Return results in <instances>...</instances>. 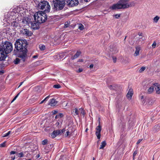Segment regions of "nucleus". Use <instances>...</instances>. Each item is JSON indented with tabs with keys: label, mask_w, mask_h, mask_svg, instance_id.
Here are the masks:
<instances>
[{
	"label": "nucleus",
	"mask_w": 160,
	"mask_h": 160,
	"mask_svg": "<svg viewBox=\"0 0 160 160\" xmlns=\"http://www.w3.org/2000/svg\"><path fill=\"white\" fill-rule=\"evenodd\" d=\"M65 131V129H63L62 130H60V132L61 133H62L63 132H64Z\"/></svg>",
	"instance_id": "47"
},
{
	"label": "nucleus",
	"mask_w": 160,
	"mask_h": 160,
	"mask_svg": "<svg viewBox=\"0 0 160 160\" xmlns=\"http://www.w3.org/2000/svg\"><path fill=\"white\" fill-rule=\"evenodd\" d=\"M83 71V69L82 68H79L78 71H77V72H82Z\"/></svg>",
	"instance_id": "41"
},
{
	"label": "nucleus",
	"mask_w": 160,
	"mask_h": 160,
	"mask_svg": "<svg viewBox=\"0 0 160 160\" xmlns=\"http://www.w3.org/2000/svg\"><path fill=\"white\" fill-rule=\"evenodd\" d=\"M6 142H4L0 144V147L1 148L4 147L5 146Z\"/></svg>",
	"instance_id": "37"
},
{
	"label": "nucleus",
	"mask_w": 160,
	"mask_h": 160,
	"mask_svg": "<svg viewBox=\"0 0 160 160\" xmlns=\"http://www.w3.org/2000/svg\"><path fill=\"white\" fill-rule=\"evenodd\" d=\"M36 57H37V56H36L34 55L33 56V58H36Z\"/></svg>",
	"instance_id": "61"
},
{
	"label": "nucleus",
	"mask_w": 160,
	"mask_h": 160,
	"mask_svg": "<svg viewBox=\"0 0 160 160\" xmlns=\"http://www.w3.org/2000/svg\"><path fill=\"white\" fill-rule=\"evenodd\" d=\"M17 51H16L15 50L14 51V53L15 55L17 54Z\"/></svg>",
	"instance_id": "53"
},
{
	"label": "nucleus",
	"mask_w": 160,
	"mask_h": 160,
	"mask_svg": "<svg viewBox=\"0 0 160 160\" xmlns=\"http://www.w3.org/2000/svg\"><path fill=\"white\" fill-rule=\"evenodd\" d=\"M84 1L85 2H88L89 1H90V0H84Z\"/></svg>",
	"instance_id": "60"
},
{
	"label": "nucleus",
	"mask_w": 160,
	"mask_h": 160,
	"mask_svg": "<svg viewBox=\"0 0 160 160\" xmlns=\"http://www.w3.org/2000/svg\"><path fill=\"white\" fill-rule=\"evenodd\" d=\"M30 23L31 25V27L33 29L36 30L38 29V22H36L35 21V22H32L31 21Z\"/></svg>",
	"instance_id": "13"
},
{
	"label": "nucleus",
	"mask_w": 160,
	"mask_h": 160,
	"mask_svg": "<svg viewBox=\"0 0 160 160\" xmlns=\"http://www.w3.org/2000/svg\"><path fill=\"white\" fill-rule=\"evenodd\" d=\"M7 56V54L0 49V61L5 60Z\"/></svg>",
	"instance_id": "12"
},
{
	"label": "nucleus",
	"mask_w": 160,
	"mask_h": 160,
	"mask_svg": "<svg viewBox=\"0 0 160 160\" xmlns=\"http://www.w3.org/2000/svg\"><path fill=\"white\" fill-rule=\"evenodd\" d=\"M79 112L83 115H84L85 114V112L84 110L82 108H80L79 109Z\"/></svg>",
	"instance_id": "29"
},
{
	"label": "nucleus",
	"mask_w": 160,
	"mask_h": 160,
	"mask_svg": "<svg viewBox=\"0 0 160 160\" xmlns=\"http://www.w3.org/2000/svg\"><path fill=\"white\" fill-rule=\"evenodd\" d=\"M20 32L24 35L27 36H31L32 34L31 31L24 28L21 29L20 30Z\"/></svg>",
	"instance_id": "11"
},
{
	"label": "nucleus",
	"mask_w": 160,
	"mask_h": 160,
	"mask_svg": "<svg viewBox=\"0 0 160 160\" xmlns=\"http://www.w3.org/2000/svg\"><path fill=\"white\" fill-rule=\"evenodd\" d=\"M48 142V140L47 139H45L42 141V144L43 145H45L47 144Z\"/></svg>",
	"instance_id": "34"
},
{
	"label": "nucleus",
	"mask_w": 160,
	"mask_h": 160,
	"mask_svg": "<svg viewBox=\"0 0 160 160\" xmlns=\"http://www.w3.org/2000/svg\"><path fill=\"white\" fill-rule=\"evenodd\" d=\"M67 3L68 6L73 7L77 6L79 2L78 0H67Z\"/></svg>",
	"instance_id": "10"
},
{
	"label": "nucleus",
	"mask_w": 160,
	"mask_h": 160,
	"mask_svg": "<svg viewBox=\"0 0 160 160\" xmlns=\"http://www.w3.org/2000/svg\"><path fill=\"white\" fill-rule=\"evenodd\" d=\"M37 9L38 10H43L46 12H49L50 6L49 3L46 1H41L37 5Z\"/></svg>",
	"instance_id": "4"
},
{
	"label": "nucleus",
	"mask_w": 160,
	"mask_h": 160,
	"mask_svg": "<svg viewBox=\"0 0 160 160\" xmlns=\"http://www.w3.org/2000/svg\"><path fill=\"white\" fill-rule=\"evenodd\" d=\"M26 152H21L20 153H18V157L19 158H22L24 156V154L26 153Z\"/></svg>",
	"instance_id": "22"
},
{
	"label": "nucleus",
	"mask_w": 160,
	"mask_h": 160,
	"mask_svg": "<svg viewBox=\"0 0 160 160\" xmlns=\"http://www.w3.org/2000/svg\"><path fill=\"white\" fill-rule=\"evenodd\" d=\"M0 49L7 55L12 51V44L9 42L6 41L2 44V46L0 48Z\"/></svg>",
	"instance_id": "7"
},
{
	"label": "nucleus",
	"mask_w": 160,
	"mask_h": 160,
	"mask_svg": "<svg viewBox=\"0 0 160 160\" xmlns=\"http://www.w3.org/2000/svg\"><path fill=\"white\" fill-rule=\"evenodd\" d=\"M21 23L22 25L23 26H25L28 24L30 23L31 19L27 17H25L22 19H21Z\"/></svg>",
	"instance_id": "9"
},
{
	"label": "nucleus",
	"mask_w": 160,
	"mask_h": 160,
	"mask_svg": "<svg viewBox=\"0 0 160 160\" xmlns=\"http://www.w3.org/2000/svg\"><path fill=\"white\" fill-rule=\"evenodd\" d=\"M157 43L155 41H154L153 44H152V47L153 48H154L156 45Z\"/></svg>",
	"instance_id": "38"
},
{
	"label": "nucleus",
	"mask_w": 160,
	"mask_h": 160,
	"mask_svg": "<svg viewBox=\"0 0 160 160\" xmlns=\"http://www.w3.org/2000/svg\"><path fill=\"white\" fill-rule=\"evenodd\" d=\"M81 54V52L79 51H78L72 57H71L72 60H74L78 58Z\"/></svg>",
	"instance_id": "17"
},
{
	"label": "nucleus",
	"mask_w": 160,
	"mask_h": 160,
	"mask_svg": "<svg viewBox=\"0 0 160 160\" xmlns=\"http://www.w3.org/2000/svg\"><path fill=\"white\" fill-rule=\"evenodd\" d=\"M33 16L35 21L39 23L44 22L47 19V15L44 12H37L34 14Z\"/></svg>",
	"instance_id": "3"
},
{
	"label": "nucleus",
	"mask_w": 160,
	"mask_h": 160,
	"mask_svg": "<svg viewBox=\"0 0 160 160\" xmlns=\"http://www.w3.org/2000/svg\"><path fill=\"white\" fill-rule=\"evenodd\" d=\"M93 64H91L89 66V68H91L93 67Z\"/></svg>",
	"instance_id": "51"
},
{
	"label": "nucleus",
	"mask_w": 160,
	"mask_h": 160,
	"mask_svg": "<svg viewBox=\"0 0 160 160\" xmlns=\"http://www.w3.org/2000/svg\"><path fill=\"white\" fill-rule=\"evenodd\" d=\"M52 2L54 11L62 9L65 5V1L64 0H53Z\"/></svg>",
	"instance_id": "6"
},
{
	"label": "nucleus",
	"mask_w": 160,
	"mask_h": 160,
	"mask_svg": "<svg viewBox=\"0 0 160 160\" xmlns=\"http://www.w3.org/2000/svg\"><path fill=\"white\" fill-rule=\"evenodd\" d=\"M159 19V17L158 16H156L153 19V21L154 22H155L156 23H157L158 21V20Z\"/></svg>",
	"instance_id": "27"
},
{
	"label": "nucleus",
	"mask_w": 160,
	"mask_h": 160,
	"mask_svg": "<svg viewBox=\"0 0 160 160\" xmlns=\"http://www.w3.org/2000/svg\"><path fill=\"white\" fill-rule=\"evenodd\" d=\"M11 132V131H9L7 133H6L4 134L3 135V137H5L8 136L9 135Z\"/></svg>",
	"instance_id": "28"
},
{
	"label": "nucleus",
	"mask_w": 160,
	"mask_h": 160,
	"mask_svg": "<svg viewBox=\"0 0 160 160\" xmlns=\"http://www.w3.org/2000/svg\"><path fill=\"white\" fill-rule=\"evenodd\" d=\"M39 48L42 51L46 49L45 46L44 45L41 44L39 45Z\"/></svg>",
	"instance_id": "23"
},
{
	"label": "nucleus",
	"mask_w": 160,
	"mask_h": 160,
	"mask_svg": "<svg viewBox=\"0 0 160 160\" xmlns=\"http://www.w3.org/2000/svg\"><path fill=\"white\" fill-rule=\"evenodd\" d=\"M115 17L116 18H118L120 17V15L119 14H116L115 15Z\"/></svg>",
	"instance_id": "40"
},
{
	"label": "nucleus",
	"mask_w": 160,
	"mask_h": 160,
	"mask_svg": "<svg viewBox=\"0 0 160 160\" xmlns=\"http://www.w3.org/2000/svg\"><path fill=\"white\" fill-rule=\"evenodd\" d=\"M40 157V155L39 154H38V155H37L36 156V158H39V157Z\"/></svg>",
	"instance_id": "52"
},
{
	"label": "nucleus",
	"mask_w": 160,
	"mask_h": 160,
	"mask_svg": "<svg viewBox=\"0 0 160 160\" xmlns=\"http://www.w3.org/2000/svg\"><path fill=\"white\" fill-rule=\"evenodd\" d=\"M44 101H45L44 100H43L40 103V104H41Z\"/></svg>",
	"instance_id": "56"
},
{
	"label": "nucleus",
	"mask_w": 160,
	"mask_h": 160,
	"mask_svg": "<svg viewBox=\"0 0 160 160\" xmlns=\"http://www.w3.org/2000/svg\"><path fill=\"white\" fill-rule=\"evenodd\" d=\"M16 153V152L15 151H12L10 152V154H14Z\"/></svg>",
	"instance_id": "43"
},
{
	"label": "nucleus",
	"mask_w": 160,
	"mask_h": 160,
	"mask_svg": "<svg viewBox=\"0 0 160 160\" xmlns=\"http://www.w3.org/2000/svg\"><path fill=\"white\" fill-rule=\"evenodd\" d=\"M56 125L57 126H58V125H59V122H57V123H56Z\"/></svg>",
	"instance_id": "58"
},
{
	"label": "nucleus",
	"mask_w": 160,
	"mask_h": 160,
	"mask_svg": "<svg viewBox=\"0 0 160 160\" xmlns=\"http://www.w3.org/2000/svg\"><path fill=\"white\" fill-rule=\"evenodd\" d=\"M72 133L71 132H69V130L67 131L66 132V133L65 135V137H67L69 135L72 134Z\"/></svg>",
	"instance_id": "30"
},
{
	"label": "nucleus",
	"mask_w": 160,
	"mask_h": 160,
	"mask_svg": "<svg viewBox=\"0 0 160 160\" xmlns=\"http://www.w3.org/2000/svg\"><path fill=\"white\" fill-rule=\"evenodd\" d=\"M58 112V111H52V113L53 114H56Z\"/></svg>",
	"instance_id": "50"
},
{
	"label": "nucleus",
	"mask_w": 160,
	"mask_h": 160,
	"mask_svg": "<svg viewBox=\"0 0 160 160\" xmlns=\"http://www.w3.org/2000/svg\"><path fill=\"white\" fill-rule=\"evenodd\" d=\"M23 82H21L20 83V85L19 86L18 88H19L22 84V83H23Z\"/></svg>",
	"instance_id": "54"
},
{
	"label": "nucleus",
	"mask_w": 160,
	"mask_h": 160,
	"mask_svg": "<svg viewBox=\"0 0 160 160\" xmlns=\"http://www.w3.org/2000/svg\"><path fill=\"white\" fill-rule=\"evenodd\" d=\"M69 23L68 22H65L64 24V28H68L69 26Z\"/></svg>",
	"instance_id": "35"
},
{
	"label": "nucleus",
	"mask_w": 160,
	"mask_h": 160,
	"mask_svg": "<svg viewBox=\"0 0 160 160\" xmlns=\"http://www.w3.org/2000/svg\"><path fill=\"white\" fill-rule=\"evenodd\" d=\"M137 152L135 151L133 153V158L136 155V154H137Z\"/></svg>",
	"instance_id": "45"
},
{
	"label": "nucleus",
	"mask_w": 160,
	"mask_h": 160,
	"mask_svg": "<svg viewBox=\"0 0 160 160\" xmlns=\"http://www.w3.org/2000/svg\"><path fill=\"white\" fill-rule=\"evenodd\" d=\"M27 41L25 39H18L15 43L16 49L17 51L19 52L18 54V57L21 58V60L23 62H24L27 58Z\"/></svg>",
	"instance_id": "1"
},
{
	"label": "nucleus",
	"mask_w": 160,
	"mask_h": 160,
	"mask_svg": "<svg viewBox=\"0 0 160 160\" xmlns=\"http://www.w3.org/2000/svg\"><path fill=\"white\" fill-rule=\"evenodd\" d=\"M129 0H120L116 4H113L111 7L112 10L124 9L134 6L133 2H129Z\"/></svg>",
	"instance_id": "2"
},
{
	"label": "nucleus",
	"mask_w": 160,
	"mask_h": 160,
	"mask_svg": "<svg viewBox=\"0 0 160 160\" xmlns=\"http://www.w3.org/2000/svg\"><path fill=\"white\" fill-rule=\"evenodd\" d=\"M133 93L132 92V90L131 89H129L127 95V98L129 99H131L133 95Z\"/></svg>",
	"instance_id": "16"
},
{
	"label": "nucleus",
	"mask_w": 160,
	"mask_h": 160,
	"mask_svg": "<svg viewBox=\"0 0 160 160\" xmlns=\"http://www.w3.org/2000/svg\"><path fill=\"white\" fill-rule=\"evenodd\" d=\"M63 115L62 113H59L55 117V119H57L58 118H61L62 117Z\"/></svg>",
	"instance_id": "25"
},
{
	"label": "nucleus",
	"mask_w": 160,
	"mask_h": 160,
	"mask_svg": "<svg viewBox=\"0 0 160 160\" xmlns=\"http://www.w3.org/2000/svg\"><path fill=\"white\" fill-rule=\"evenodd\" d=\"M83 61V60L82 59H79V61L80 62H82Z\"/></svg>",
	"instance_id": "62"
},
{
	"label": "nucleus",
	"mask_w": 160,
	"mask_h": 160,
	"mask_svg": "<svg viewBox=\"0 0 160 160\" xmlns=\"http://www.w3.org/2000/svg\"><path fill=\"white\" fill-rule=\"evenodd\" d=\"M78 29L81 30H82L84 29V26L82 24H79L78 25Z\"/></svg>",
	"instance_id": "26"
},
{
	"label": "nucleus",
	"mask_w": 160,
	"mask_h": 160,
	"mask_svg": "<svg viewBox=\"0 0 160 160\" xmlns=\"http://www.w3.org/2000/svg\"><path fill=\"white\" fill-rule=\"evenodd\" d=\"M113 62L114 63H115L116 62L117 58H113Z\"/></svg>",
	"instance_id": "46"
},
{
	"label": "nucleus",
	"mask_w": 160,
	"mask_h": 160,
	"mask_svg": "<svg viewBox=\"0 0 160 160\" xmlns=\"http://www.w3.org/2000/svg\"><path fill=\"white\" fill-rule=\"evenodd\" d=\"M110 51L112 52V53H115L118 52V50L117 48L115 47L112 49H111Z\"/></svg>",
	"instance_id": "21"
},
{
	"label": "nucleus",
	"mask_w": 160,
	"mask_h": 160,
	"mask_svg": "<svg viewBox=\"0 0 160 160\" xmlns=\"http://www.w3.org/2000/svg\"><path fill=\"white\" fill-rule=\"evenodd\" d=\"M55 131H56V132H57V133H56L57 135H58L60 134L61 133V132H60V130H55Z\"/></svg>",
	"instance_id": "39"
},
{
	"label": "nucleus",
	"mask_w": 160,
	"mask_h": 160,
	"mask_svg": "<svg viewBox=\"0 0 160 160\" xmlns=\"http://www.w3.org/2000/svg\"><path fill=\"white\" fill-rule=\"evenodd\" d=\"M140 48L139 47H137L136 48V50L134 53V56H137L139 55Z\"/></svg>",
	"instance_id": "18"
},
{
	"label": "nucleus",
	"mask_w": 160,
	"mask_h": 160,
	"mask_svg": "<svg viewBox=\"0 0 160 160\" xmlns=\"http://www.w3.org/2000/svg\"><path fill=\"white\" fill-rule=\"evenodd\" d=\"M14 14L13 12H10L8 13L7 15V21L8 22L11 24V25L15 28L18 26L19 24V19L15 18L12 16Z\"/></svg>",
	"instance_id": "5"
},
{
	"label": "nucleus",
	"mask_w": 160,
	"mask_h": 160,
	"mask_svg": "<svg viewBox=\"0 0 160 160\" xmlns=\"http://www.w3.org/2000/svg\"><path fill=\"white\" fill-rule=\"evenodd\" d=\"M154 91V87L153 86L150 87L148 90V93H152Z\"/></svg>",
	"instance_id": "20"
},
{
	"label": "nucleus",
	"mask_w": 160,
	"mask_h": 160,
	"mask_svg": "<svg viewBox=\"0 0 160 160\" xmlns=\"http://www.w3.org/2000/svg\"><path fill=\"white\" fill-rule=\"evenodd\" d=\"M143 96H141V99H143Z\"/></svg>",
	"instance_id": "63"
},
{
	"label": "nucleus",
	"mask_w": 160,
	"mask_h": 160,
	"mask_svg": "<svg viewBox=\"0 0 160 160\" xmlns=\"http://www.w3.org/2000/svg\"><path fill=\"white\" fill-rule=\"evenodd\" d=\"M49 96H48L44 100L45 101H47L49 98Z\"/></svg>",
	"instance_id": "48"
},
{
	"label": "nucleus",
	"mask_w": 160,
	"mask_h": 160,
	"mask_svg": "<svg viewBox=\"0 0 160 160\" xmlns=\"http://www.w3.org/2000/svg\"><path fill=\"white\" fill-rule=\"evenodd\" d=\"M58 102L56 101L54 99H52L50 100L49 104L51 106H54L57 105Z\"/></svg>",
	"instance_id": "15"
},
{
	"label": "nucleus",
	"mask_w": 160,
	"mask_h": 160,
	"mask_svg": "<svg viewBox=\"0 0 160 160\" xmlns=\"http://www.w3.org/2000/svg\"><path fill=\"white\" fill-rule=\"evenodd\" d=\"M4 71L3 70H0V75H2L4 73Z\"/></svg>",
	"instance_id": "44"
},
{
	"label": "nucleus",
	"mask_w": 160,
	"mask_h": 160,
	"mask_svg": "<svg viewBox=\"0 0 160 160\" xmlns=\"http://www.w3.org/2000/svg\"><path fill=\"white\" fill-rule=\"evenodd\" d=\"M146 69V67H142L139 70L140 72H142L145 70Z\"/></svg>",
	"instance_id": "32"
},
{
	"label": "nucleus",
	"mask_w": 160,
	"mask_h": 160,
	"mask_svg": "<svg viewBox=\"0 0 160 160\" xmlns=\"http://www.w3.org/2000/svg\"><path fill=\"white\" fill-rule=\"evenodd\" d=\"M57 132L56 131L54 130L51 133V136L52 138H54L58 136V135L56 134Z\"/></svg>",
	"instance_id": "24"
},
{
	"label": "nucleus",
	"mask_w": 160,
	"mask_h": 160,
	"mask_svg": "<svg viewBox=\"0 0 160 160\" xmlns=\"http://www.w3.org/2000/svg\"><path fill=\"white\" fill-rule=\"evenodd\" d=\"M17 98V97L15 96L14 98L13 99V100H12V102H13L14 101H15L16 99V98Z\"/></svg>",
	"instance_id": "49"
},
{
	"label": "nucleus",
	"mask_w": 160,
	"mask_h": 160,
	"mask_svg": "<svg viewBox=\"0 0 160 160\" xmlns=\"http://www.w3.org/2000/svg\"><path fill=\"white\" fill-rule=\"evenodd\" d=\"M53 87L54 88H59L61 87V86L59 84H58L54 85L53 86Z\"/></svg>",
	"instance_id": "33"
},
{
	"label": "nucleus",
	"mask_w": 160,
	"mask_h": 160,
	"mask_svg": "<svg viewBox=\"0 0 160 160\" xmlns=\"http://www.w3.org/2000/svg\"><path fill=\"white\" fill-rule=\"evenodd\" d=\"M15 156H14V157H11V159H12L13 160H14L15 159Z\"/></svg>",
	"instance_id": "57"
},
{
	"label": "nucleus",
	"mask_w": 160,
	"mask_h": 160,
	"mask_svg": "<svg viewBox=\"0 0 160 160\" xmlns=\"http://www.w3.org/2000/svg\"><path fill=\"white\" fill-rule=\"evenodd\" d=\"M106 141H104L101 142L100 147L99 148V149H103L104 147L106 146Z\"/></svg>",
	"instance_id": "19"
},
{
	"label": "nucleus",
	"mask_w": 160,
	"mask_h": 160,
	"mask_svg": "<svg viewBox=\"0 0 160 160\" xmlns=\"http://www.w3.org/2000/svg\"><path fill=\"white\" fill-rule=\"evenodd\" d=\"M79 112V109L78 110L77 108H75V115H78Z\"/></svg>",
	"instance_id": "36"
},
{
	"label": "nucleus",
	"mask_w": 160,
	"mask_h": 160,
	"mask_svg": "<svg viewBox=\"0 0 160 160\" xmlns=\"http://www.w3.org/2000/svg\"><path fill=\"white\" fill-rule=\"evenodd\" d=\"M100 118L98 119V125L97 126L96 128V131L95 135L97 137L98 139H100L101 138V132L102 130V127L100 125Z\"/></svg>",
	"instance_id": "8"
},
{
	"label": "nucleus",
	"mask_w": 160,
	"mask_h": 160,
	"mask_svg": "<svg viewBox=\"0 0 160 160\" xmlns=\"http://www.w3.org/2000/svg\"><path fill=\"white\" fill-rule=\"evenodd\" d=\"M32 160V159H27V160Z\"/></svg>",
	"instance_id": "64"
},
{
	"label": "nucleus",
	"mask_w": 160,
	"mask_h": 160,
	"mask_svg": "<svg viewBox=\"0 0 160 160\" xmlns=\"http://www.w3.org/2000/svg\"><path fill=\"white\" fill-rule=\"evenodd\" d=\"M153 86L155 87V88L157 94H160V85L158 83H154L153 84Z\"/></svg>",
	"instance_id": "14"
},
{
	"label": "nucleus",
	"mask_w": 160,
	"mask_h": 160,
	"mask_svg": "<svg viewBox=\"0 0 160 160\" xmlns=\"http://www.w3.org/2000/svg\"><path fill=\"white\" fill-rule=\"evenodd\" d=\"M142 139H139L137 142V144H139L142 140Z\"/></svg>",
	"instance_id": "42"
},
{
	"label": "nucleus",
	"mask_w": 160,
	"mask_h": 160,
	"mask_svg": "<svg viewBox=\"0 0 160 160\" xmlns=\"http://www.w3.org/2000/svg\"><path fill=\"white\" fill-rule=\"evenodd\" d=\"M21 92H19V93H18L17 95L16 96V97H17V98L18 96L19 95L20 93Z\"/></svg>",
	"instance_id": "59"
},
{
	"label": "nucleus",
	"mask_w": 160,
	"mask_h": 160,
	"mask_svg": "<svg viewBox=\"0 0 160 160\" xmlns=\"http://www.w3.org/2000/svg\"><path fill=\"white\" fill-rule=\"evenodd\" d=\"M142 33L141 32V33H138V35L139 36H142Z\"/></svg>",
	"instance_id": "55"
},
{
	"label": "nucleus",
	"mask_w": 160,
	"mask_h": 160,
	"mask_svg": "<svg viewBox=\"0 0 160 160\" xmlns=\"http://www.w3.org/2000/svg\"><path fill=\"white\" fill-rule=\"evenodd\" d=\"M20 62V59L18 58H16L14 60V62L15 64H18Z\"/></svg>",
	"instance_id": "31"
}]
</instances>
